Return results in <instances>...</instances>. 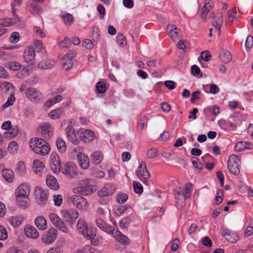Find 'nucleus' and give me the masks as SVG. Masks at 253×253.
Segmentation results:
<instances>
[{
    "instance_id": "7",
    "label": "nucleus",
    "mask_w": 253,
    "mask_h": 253,
    "mask_svg": "<svg viewBox=\"0 0 253 253\" xmlns=\"http://www.w3.org/2000/svg\"><path fill=\"white\" fill-rule=\"evenodd\" d=\"M83 148L78 147L74 149L77 153V159L81 167L83 169H87L89 166V159L87 155L82 153Z\"/></svg>"
},
{
    "instance_id": "9",
    "label": "nucleus",
    "mask_w": 253,
    "mask_h": 253,
    "mask_svg": "<svg viewBox=\"0 0 253 253\" xmlns=\"http://www.w3.org/2000/svg\"><path fill=\"white\" fill-rule=\"evenodd\" d=\"M37 130L44 138L48 139L52 134L53 128L49 123H44L38 127Z\"/></svg>"
},
{
    "instance_id": "16",
    "label": "nucleus",
    "mask_w": 253,
    "mask_h": 253,
    "mask_svg": "<svg viewBox=\"0 0 253 253\" xmlns=\"http://www.w3.org/2000/svg\"><path fill=\"white\" fill-rule=\"evenodd\" d=\"M222 235L227 241L231 243H236L239 240L238 235L228 229H222Z\"/></svg>"
},
{
    "instance_id": "40",
    "label": "nucleus",
    "mask_w": 253,
    "mask_h": 253,
    "mask_svg": "<svg viewBox=\"0 0 253 253\" xmlns=\"http://www.w3.org/2000/svg\"><path fill=\"white\" fill-rule=\"evenodd\" d=\"M44 168L43 164L39 160H35L33 162V169L35 172L42 171Z\"/></svg>"
},
{
    "instance_id": "34",
    "label": "nucleus",
    "mask_w": 253,
    "mask_h": 253,
    "mask_svg": "<svg viewBox=\"0 0 253 253\" xmlns=\"http://www.w3.org/2000/svg\"><path fill=\"white\" fill-rule=\"evenodd\" d=\"M2 90L7 93L13 94V86L12 84L8 82H4L1 86Z\"/></svg>"
},
{
    "instance_id": "42",
    "label": "nucleus",
    "mask_w": 253,
    "mask_h": 253,
    "mask_svg": "<svg viewBox=\"0 0 253 253\" xmlns=\"http://www.w3.org/2000/svg\"><path fill=\"white\" fill-rule=\"evenodd\" d=\"M117 42L119 45L124 47L126 44V37L121 33H119L117 36Z\"/></svg>"
},
{
    "instance_id": "18",
    "label": "nucleus",
    "mask_w": 253,
    "mask_h": 253,
    "mask_svg": "<svg viewBox=\"0 0 253 253\" xmlns=\"http://www.w3.org/2000/svg\"><path fill=\"white\" fill-rule=\"evenodd\" d=\"M96 224L101 230L111 234H113V232L115 230L114 228L107 224L100 218H98L96 220Z\"/></svg>"
},
{
    "instance_id": "5",
    "label": "nucleus",
    "mask_w": 253,
    "mask_h": 253,
    "mask_svg": "<svg viewBox=\"0 0 253 253\" xmlns=\"http://www.w3.org/2000/svg\"><path fill=\"white\" fill-rule=\"evenodd\" d=\"M77 229L80 233L89 239L94 238L96 235L95 233L88 229L84 221L81 219L78 220L77 224Z\"/></svg>"
},
{
    "instance_id": "36",
    "label": "nucleus",
    "mask_w": 253,
    "mask_h": 253,
    "mask_svg": "<svg viewBox=\"0 0 253 253\" xmlns=\"http://www.w3.org/2000/svg\"><path fill=\"white\" fill-rule=\"evenodd\" d=\"M56 146L57 149L60 153H64L66 150V145L65 141L61 139L58 138L56 140Z\"/></svg>"
},
{
    "instance_id": "10",
    "label": "nucleus",
    "mask_w": 253,
    "mask_h": 253,
    "mask_svg": "<svg viewBox=\"0 0 253 253\" xmlns=\"http://www.w3.org/2000/svg\"><path fill=\"white\" fill-rule=\"evenodd\" d=\"M62 218L65 222L69 226H72L76 219L78 218L79 213L76 210H72L62 211Z\"/></svg>"
},
{
    "instance_id": "54",
    "label": "nucleus",
    "mask_w": 253,
    "mask_h": 253,
    "mask_svg": "<svg viewBox=\"0 0 253 253\" xmlns=\"http://www.w3.org/2000/svg\"><path fill=\"white\" fill-rule=\"evenodd\" d=\"M191 161L195 169L199 170H201L203 169V165L202 163L199 162L198 158L196 157H193L191 159Z\"/></svg>"
},
{
    "instance_id": "26",
    "label": "nucleus",
    "mask_w": 253,
    "mask_h": 253,
    "mask_svg": "<svg viewBox=\"0 0 253 253\" xmlns=\"http://www.w3.org/2000/svg\"><path fill=\"white\" fill-rule=\"evenodd\" d=\"M35 223L36 226L40 230H45L47 228L46 220L43 216H39L37 217Z\"/></svg>"
},
{
    "instance_id": "61",
    "label": "nucleus",
    "mask_w": 253,
    "mask_h": 253,
    "mask_svg": "<svg viewBox=\"0 0 253 253\" xmlns=\"http://www.w3.org/2000/svg\"><path fill=\"white\" fill-rule=\"evenodd\" d=\"M83 45L87 49H91L93 47L92 42L89 39H85L83 42Z\"/></svg>"
},
{
    "instance_id": "15",
    "label": "nucleus",
    "mask_w": 253,
    "mask_h": 253,
    "mask_svg": "<svg viewBox=\"0 0 253 253\" xmlns=\"http://www.w3.org/2000/svg\"><path fill=\"white\" fill-rule=\"evenodd\" d=\"M138 169L136 173L137 176L141 180L144 179L143 182L146 183L147 182V179L150 177V174L147 171L145 163L143 161L141 162Z\"/></svg>"
},
{
    "instance_id": "60",
    "label": "nucleus",
    "mask_w": 253,
    "mask_h": 253,
    "mask_svg": "<svg viewBox=\"0 0 253 253\" xmlns=\"http://www.w3.org/2000/svg\"><path fill=\"white\" fill-rule=\"evenodd\" d=\"M10 57V55L6 53L2 48H0V60H7Z\"/></svg>"
},
{
    "instance_id": "19",
    "label": "nucleus",
    "mask_w": 253,
    "mask_h": 253,
    "mask_svg": "<svg viewBox=\"0 0 253 253\" xmlns=\"http://www.w3.org/2000/svg\"><path fill=\"white\" fill-rule=\"evenodd\" d=\"M79 133L80 139L84 142H89L94 137L93 131L90 130L81 129Z\"/></svg>"
},
{
    "instance_id": "2",
    "label": "nucleus",
    "mask_w": 253,
    "mask_h": 253,
    "mask_svg": "<svg viewBox=\"0 0 253 253\" xmlns=\"http://www.w3.org/2000/svg\"><path fill=\"white\" fill-rule=\"evenodd\" d=\"M90 179H85L83 181L85 185L77 187L73 189L75 193H78L81 195H89L95 190L94 186L89 185Z\"/></svg>"
},
{
    "instance_id": "49",
    "label": "nucleus",
    "mask_w": 253,
    "mask_h": 253,
    "mask_svg": "<svg viewBox=\"0 0 253 253\" xmlns=\"http://www.w3.org/2000/svg\"><path fill=\"white\" fill-rule=\"evenodd\" d=\"M97 92L99 93H103L106 90L105 84L102 82H99L96 85Z\"/></svg>"
},
{
    "instance_id": "3",
    "label": "nucleus",
    "mask_w": 253,
    "mask_h": 253,
    "mask_svg": "<svg viewBox=\"0 0 253 253\" xmlns=\"http://www.w3.org/2000/svg\"><path fill=\"white\" fill-rule=\"evenodd\" d=\"M70 200L74 206L81 211H85L88 207V203L85 198L81 195H73Z\"/></svg>"
},
{
    "instance_id": "52",
    "label": "nucleus",
    "mask_w": 253,
    "mask_h": 253,
    "mask_svg": "<svg viewBox=\"0 0 253 253\" xmlns=\"http://www.w3.org/2000/svg\"><path fill=\"white\" fill-rule=\"evenodd\" d=\"M222 197H223V191L221 189H218L216 192V196L214 200L215 205L220 204L222 201Z\"/></svg>"
},
{
    "instance_id": "44",
    "label": "nucleus",
    "mask_w": 253,
    "mask_h": 253,
    "mask_svg": "<svg viewBox=\"0 0 253 253\" xmlns=\"http://www.w3.org/2000/svg\"><path fill=\"white\" fill-rule=\"evenodd\" d=\"M232 59L231 53L228 50H225L223 52V55L221 56V61L224 63H229Z\"/></svg>"
},
{
    "instance_id": "33",
    "label": "nucleus",
    "mask_w": 253,
    "mask_h": 253,
    "mask_svg": "<svg viewBox=\"0 0 253 253\" xmlns=\"http://www.w3.org/2000/svg\"><path fill=\"white\" fill-rule=\"evenodd\" d=\"M75 171V166L73 163L69 162L66 163L64 169H63L62 172L66 175H71Z\"/></svg>"
},
{
    "instance_id": "24",
    "label": "nucleus",
    "mask_w": 253,
    "mask_h": 253,
    "mask_svg": "<svg viewBox=\"0 0 253 253\" xmlns=\"http://www.w3.org/2000/svg\"><path fill=\"white\" fill-rule=\"evenodd\" d=\"M24 231L26 236L29 238L36 239L39 236L37 230L32 226H26L25 227Z\"/></svg>"
},
{
    "instance_id": "21",
    "label": "nucleus",
    "mask_w": 253,
    "mask_h": 253,
    "mask_svg": "<svg viewBox=\"0 0 253 253\" xmlns=\"http://www.w3.org/2000/svg\"><path fill=\"white\" fill-rule=\"evenodd\" d=\"M46 183L47 186L51 189L55 190L59 188V184L56 179L52 175H47L46 178Z\"/></svg>"
},
{
    "instance_id": "8",
    "label": "nucleus",
    "mask_w": 253,
    "mask_h": 253,
    "mask_svg": "<svg viewBox=\"0 0 253 253\" xmlns=\"http://www.w3.org/2000/svg\"><path fill=\"white\" fill-rule=\"evenodd\" d=\"M48 217L52 223L60 231L64 233L68 232L67 227L57 214L54 213H50L48 215Z\"/></svg>"
},
{
    "instance_id": "35",
    "label": "nucleus",
    "mask_w": 253,
    "mask_h": 253,
    "mask_svg": "<svg viewBox=\"0 0 253 253\" xmlns=\"http://www.w3.org/2000/svg\"><path fill=\"white\" fill-rule=\"evenodd\" d=\"M18 133V127L15 126L13 127H10L8 130V132H5L4 134V137H10L11 138H13L16 135H17Z\"/></svg>"
},
{
    "instance_id": "30",
    "label": "nucleus",
    "mask_w": 253,
    "mask_h": 253,
    "mask_svg": "<svg viewBox=\"0 0 253 253\" xmlns=\"http://www.w3.org/2000/svg\"><path fill=\"white\" fill-rule=\"evenodd\" d=\"M2 176L7 182H11L14 179V172L10 169H5L2 170Z\"/></svg>"
},
{
    "instance_id": "27",
    "label": "nucleus",
    "mask_w": 253,
    "mask_h": 253,
    "mask_svg": "<svg viewBox=\"0 0 253 253\" xmlns=\"http://www.w3.org/2000/svg\"><path fill=\"white\" fill-rule=\"evenodd\" d=\"M16 195L17 203L20 207L26 208L27 207L30 200L29 196L25 195Z\"/></svg>"
},
{
    "instance_id": "38",
    "label": "nucleus",
    "mask_w": 253,
    "mask_h": 253,
    "mask_svg": "<svg viewBox=\"0 0 253 253\" xmlns=\"http://www.w3.org/2000/svg\"><path fill=\"white\" fill-rule=\"evenodd\" d=\"M62 113L63 111L62 109L58 108L50 111L48 114V116L51 119L55 120L59 118L61 116Z\"/></svg>"
},
{
    "instance_id": "23",
    "label": "nucleus",
    "mask_w": 253,
    "mask_h": 253,
    "mask_svg": "<svg viewBox=\"0 0 253 253\" xmlns=\"http://www.w3.org/2000/svg\"><path fill=\"white\" fill-rule=\"evenodd\" d=\"M223 23V16L222 13H219L214 16V20L212 21V25L218 31V35L220 34L221 27Z\"/></svg>"
},
{
    "instance_id": "46",
    "label": "nucleus",
    "mask_w": 253,
    "mask_h": 253,
    "mask_svg": "<svg viewBox=\"0 0 253 253\" xmlns=\"http://www.w3.org/2000/svg\"><path fill=\"white\" fill-rule=\"evenodd\" d=\"M236 12L233 11V10L230 9L227 12V17L225 18V21L227 22H232L234 20L237 19V17L235 16Z\"/></svg>"
},
{
    "instance_id": "45",
    "label": "nucleus",
    "mask_w": 253,
    "mask_h": 253,
    "mask_svg": "<svg viewBox=\"0 0 253 253\" xmlns=\"http://www.w3.org/2000/svg\"><path fill=\"white\" fill-rule=\"evenodd\" d=\"M62 65L63 70L67 71L71 69L73 66V63L72 61L67 60L65 58H64L62 60Z\"/></svg>"
},
{
    "instance_id": "50",
    "label": "nucleus",
    "mask_w": 253,
    "mask_h": 253,
    "mask_svg": "<svg viewBox=\"0 0 253 253\" xmlns=\"http://www.w3.org/2000/svg\"><path fill=\"white\" fill-rule=\"evenodd\" d=\"M211 5L209 3H205L204 7L202 9L201 16L202 18H206L207 14L211 10Z\"/></svg>"
},
{
    "instance_id": "48",
    "label": "nucleus",
    "mask_w": 253,
    "mask_h": 253,
    "mask_svg": "<svg viewBox=\"0 0 253 253\" xmlns=\"http://www.w3.org/2000/svg\"><path fill=\"white\" fill-rule=\"evenodd\" d=\"M147 156L149 159H154L159 156V151L156 149L151 148L147 151Z\"/></svg>"
},
{
    "instance_id": "39",
    "label": "nucleus",
    "mask_w": 253,
    "mask_h": 253,
    "mask_svg": "<svg viewBox=\"0 0 253 253\" xmlns=\"http://www.w3.org/2000/svg\"><path fill=\"white\" fill-rule=\"evenodd\" d=\"M63 99V97L61 95H58L55 96L45 102V105L50 107L51 105H53L54 104H56L59 101H61Z\"/></svg>"
},
{
    "instance_id": "47",
    "label": "nucleus",
    "mask_w": 253,
    "mask_h": 253,
    "mask_svg": "<svg viewBox=\"0 0 253 253\" xmlns=\"http://www.w3.org/2000/svg\"><path fill=\"white\" fill-rule=\"evenodd\" d=\"M128 196L125 193H119L116 196V200L119 204H123L126 202Z\"/></svg>"
},
{
    "instance_id": "12",
    "label": "nucleus",
    "mask_w": 253,
    "mask_h": 253,
    "mask_svg": "<svg viewBox=\"0 0 253 253\" xmlns=\"http://www.w3.org/2000/svg\"><path fill=\"white\" fill-rule=\"evenodd\" d=\"M116 190V186L112 183H107L97 192L98 197H108L113 194Z\"/></svg>"
},
{
    "instance_id": "29",
    "label": "nucleus",
    "mask_w": 253,
    "mask_h": 253,
    "mask_svg": "<svg viewBox=\"0 0 253 253\" xmlns=\"http://www.w3.org/2000/svg\"><path fill=\"white\" fill-rule=\"evenodd\" d=\"M9 223L14 227H17L20 226L23 221V217L20 216H11L8 219Z\"/></svg>"
},
{
    "instance_id": "43",
    "label": "nucleus",
    "mask_w": 253,
    "mask_h": 253,
    "mask_svg": "<svg viewBox=\"0 0 253 253\" xmlns=\"http://www.w3.org/2000/svg\"><path fill=\"white\" fill-rule=\"evenodd\" d=\"M192 185L191 183L186 184L184 187V193L183 194L185 200L189 199L191 196Z\"/></svg>"
},
{
    "instance_id": "62",
    "label": "nucleus",
    "mask_w": 253,
    "mask_h": 253,
    "mask_svg": "<svg viewBox=\"0 0 253 253\" xmlns=\"http://www.w3.org/2000/svg\"><path fill=\"white\" fill-rule=\"evenodd\" d=\"M77 55V52L75 50H69L66 53L65 57L67 60L72 61V59Z\"/></svg>"
},
{
    "instance_id": "1",
    "label": "nucleus",
    "mask_w": 253,
    "mask_h": 253,
    "mask_svg": "<svg viewBox=\"0 0 253 253\" xmlns=\"http://www.w3.org/2000/svg\"><path fill=\"white\" fill-rule=\"evenodd\" d=\"M29 144L31 149L41 156L47 155L50 150L49 144L42 138H33L30 140Z\"/></svg>"
},
{
    "instance_id": "63",
    "label": "nucleus",
    "mask_w": 253,
    "mask_h": 253,
    "mask_svg": "<svg viewBox=\"0 0 253 253\" xmlns=\"http://www.w3.org/2000/svg\"><path fill=\"white\" fill-rule=\"evenodd\" d=\"M253 45V38L252 36L249 35L246 39L245 42L246 47L249 49L252 48Z\"/></svg>"
},
{
    "instance_id": "37",
    "label": "nucleus",
    "mask_w": 253,
    "mask_h": 253,
    "mask_svg": "<svg viewBox=\"0 0 253 253\" xmlns=\"http://www.w3.org/2000/svg\"><path fill=\"white\" fill-rule=\"evenodd\" d=\"M53 66V61L48 60H43L38 64V67L41 69H50Z\"/></svg>"
},
{
    "instance_id": "25",
    "label": "nucleus",
    "mask_w": 253,
    "mask_h": 253,
    "mask_svg": "<svg viewBox=\"0 0 253 253\" xmlns=\"http://www.w3.org/2000/svg\"><path fill=\"white\" fill-rule=\"evenodd\" d=\"M240 120L237 118L230 117V120L226 123L229 130H235L240 125Z\"/></svg>"
},
{
    "instance_id": "57",
    "label": "nucleus",
    "mask_w": 253,
    "mask_h": 253,
    "mask_svg": "<svg viewBox=\"0 0 253 253\" xmlns=\"http://www.w3.org/2000/svg\"><path fill=\"white\" fill-rule=\"evenodd\" d=\"M8 235L6 229L0 225V240H5L7 238Z\"/></svg>"
},
{
    "instance_id": "64",
    "label": "nucleus",
    "mask_w": 253,
    "mask_h": 253,
    "mask_svg": "<svg viewBox=\"0 0 253 253\" xmlns=\"http://www.w3.org/2000/svg\"><path fill=\"white\" fill-rule=\"evenodd\" d=\"M97 9L99 13L100 18L102 19H104L105 14V9L104 7L102 4H99L98 5Z\"/></svg>"
},
{
    "instance_id": "4",
    "label": "nucleus",
    "mask_w": 253,
    "mask_h": 253,
    "mask_svg": "<svg viewBox=\"0 0 253 253\" xmlns=\"http://www.w3.org/2000/svg\"><path fill=\"white\" fill-rule=\"evenodd\" d=\"M240 160L237 155H232L228 159V169L229 171L234 175H238L240 173L239 166Z\"/></svg>"
},
{
    "instance_id": "14",
    "label": "nucleus",
    "mask_w": 253,
    "mask_h": 253,
    "mask_svg": "<svg viewBox=\"0 0 253 253\" xmlns=\"http://www.w3.org/2000/svg\"><path fill=\"white\" fill-rule=\"evenodd\" d=\"M50 165L54 172L61 170V163L59 157L56 153H52L50 155Z\"/></svg>"
},
{
    "instance_id": "20",
    "label": "nucleus",
    "mask_w": 253,
    "mask_h": 253,
    "mask_svg": "<svg viewBox=\"0 0 253 253\" xmlns=\"http://www.w3.org/2000/svg\"><path fill=\"white\" fill-rule=\"evenodd\" d=\"M30 192V186L28 184H20L16 189L15 194L18 195H25L29 196Z\"/></svg>"
},
{
    "instance_id": "28",
    "label": "nucleus",
    "mask_w": 253,
    "mask_h": 253,
    "mask_svg": "<svg viewBox=\"0 0 253 253\" xmlns=\"http://www.w3.org/2000/svg\"><path fill=\"white\" fill-rule=\"evenodd\" d=\"M114 237L121 243L126 245L129 244L128 238L123 234L120 231L117 230L114 233Z\"/></svg>"
},
{
    "instance_id": "17",
    "label": "nucleus",
    "mask_w": 253,
    "mask_h": 253,
    "mask_svg": "<svg viewBox=\"0 0 253 253\" xmlns=\"http://www.w3.org/2000/svg\"><path fill=\"white\" fill-rule=\"evenodd\" d=\"M23 57L26 63L32 65L35 57L34 48L32 46L26 47L24 52Z\"/></svg>"
},
{
    "instance_id": "32",
    "label": "nucleus",
    "mask_w": 253,
    "mask_h": 253,
    "mask_svg": "<svg viewBox=\"0 0 253 253\" xmlns=\"http://www.w3.org/2000/svg\"><path fill=\"white\" fill-rule=\"evenodd\" d=\"M60 17L63 21L65 24L70 25L73 22L74 18L72 15L65 12H61L60 13Z\"/></svg>"
},
{
    "instance_id": "55",
    "label": "nucleus",
    "mask_w": 253,
    "mask_h": 253,
    "mask_svg": "<svg viewBox=\"0 0 253 253\" xmlns=\"http://www.w3.org/2000/svg\"><path fill=\"white\" fill-rule=\"evenodd\" d=\"M133 186L134 191L138 194H141L143 192V187L141 184L137 181L133 182Z\"/></svg>"
},
{
    "instance_id": "53",
    "label": "nucleus",
    "mask_w": 253,
    "mask_h": 253,
    "mask_svg": "<svg viewBox=\"0 0 253 253\" xmlns=\"http://www.w3.org/2000/svg\"><path fill=\"white\" fill-rule=\"evenodd\" d=\"M15 100V97L13 94H11L8 97L7 101L2 105V108L5 109L7 107L12 105Z\"/></svg>"
},
{
    "instance_id": "11",
    "label": "nucleus",
    "mask_w": 253,
    "mask_h": 253,
    "mask_svg": "<svg viewBox=\"0 0 253 253\" xmlns=\"http://www.w3.org/2000/svg\"><path fill=\"white\" fill-rule=\"evenodd\" d=\"M36 199L39 204L43 205L47 202V192L41 187H36L34 191Z\"/></svg>"
},
{
    "instance_id": "59",
    "label": "nucleus",
    "mask_w": 253,
    "mask_h": 253,
    "mask_svg": "<svg viewBox=\"0 0 253 253\" xmlns=\"http://www.w3.org/2000/svg\"><path fill=\"white\" fill-rule=\"evenodd\" d=\"M201 57L205 61H209L211 59V55L209 51L205 50L201 52Z\"/></svg>"
},
{
    "instance_id": "6",
    "label": "nucleus",
    "mask_w": 253,
    "mask_h": 253,
    "mask_svg": "<svg viewBox=\"0 0 253 253\" xmlns=\"http://www.w3.org/2000/svg\"><path fill=\"white\" fill-rule=\"evenodd\" d=\"M25 93L27 97L32 102L38 103L43 98L42 92L33 87H29L26 89Z\"/></svg>"
},
{
    "instance_id": "58",
    "label": "nucleus",
    "mask_w": 253,
    "mask_h": 253,
    "mask_svg": "<svg viewBox=\"0 0 253 253\" xmlns=\"http://www.w3.org/2000/svg\"><path fill=\"white\" fill-rule=\"evenodd\" d=\"M26 170L25 164L23 161L19 162L17 164L16 172L19 174H22Z\"/></svg>"
},
{
    "instance_id": "51",
    "label": "nucleus",
    "mask_w": 253,
    "mask_h": 253,
    "mask_svg": "<svg viewBox=\"0 0 253 253\" xmlns=\"http://www.w3.org/2000/svg\"><path fill=\"white\" fill-rule=\"evenodd\" d=\"M131 219L129 217H126L122 219L120 222V226L121 228H126L130 224Z\"/></svg>"
},
{
    "instance_id": "13",
    "label": "nucleus",
    "mask_w": 253,
    "mask_h": 253,
    "mask_svg": "<svg viewBox=\"0 0 253 253\" xmlns=\"http://www.w3.org/2000/svg\"><path fill=\"white\" fill-rule=\"evenodd\" d=\"M57 231L56 229L52 228L49 229L42 237V241L45 244L52 243L57 238Z\"/></svg>"
},
{
    "instance_id": "22",
    "label": "nucleus",
    "mask_w": 253,
    "mask_h": 253,
    "mask_svg": "<svg viewBox=\"0 0 253 253\" xmlns=\"http://www.w3.org/2000/svg\"><path fill=\"white\" fill-rule=\"evenodd\" d=\"M67 135L70 141L75 145L78 144L79 140L77 138L74 129L73 127L69 126L66 129Z\"/></svg>"
},
{
    "instance_id": "41",
    "label": "nucleus",
    "mask_w": 253,
    "mask_h": 253,
    "mask_svg": "<svg viewBox=\"0 0 253 253\" xmlns=\"http://www.w3.org/2000/svg\"><path fill=\"white\" fill-rule=\"evenodd\" d=\"M5 67L12 71H17L21 67V64L17 62H9L5 65Z\"/></svg>"
},
{
    "instance_id": "31",
    "label": "nucleus",
    "mask_w": 253,
    "mask_h": 253,
    "mask_svg": "<svg viewBox=\"0 0 253 253\" xmlns=\"http://www.w3.org/2000/svg\"><path fill=\"white\" fill-rule=\"evenodd\" d=\"M91 162L95 165H98L101 162L103 159L102 153L100 151L94 152L91 156Z\"/></svg>"
},
{
    "instance_id": "56",
    "label": "nucleus",
    "mask_w": 253,
    "mask_h": 253,
    "mask_svg": "<svg viewBox=\"0 0 253 253\" xmlns=\"http://www.w3.org/2000/svg\"><path fill=\"white\" fill-rule=\"evenodd\" d=\"M60 46L62 48H68L71 45V40L68 37H65L64 40L59 43Z\"/></svg>"
}]
</instances>
